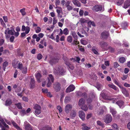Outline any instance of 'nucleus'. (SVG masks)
I'll use <instances>...</instances> for the list:
<instances>
[{
    "label": "nucleus",
    "instance_id": "nucleus-1",
    "mask_svg": "<svg viewBox=\"0 0 130 130\" xmlns=\"http://www.w3.org/2000/svg\"><path fill=\"white\" fill-rule=\"evenodd\" d=\"M95 97V94L93 91L90 92L88 98L87 100V103L88 105L89 109H92V106L91 105V103L92 100Z\"/></svg>",
    "mask_w": 130,
    "mask_h": 130
},
{
    "label": "nucleus",
    "instance_id": "nucleus-2",
    "mask_svg": "<svg viewBox=\"0 0 130 130\" xmlns=\"http://www.w3.org/2000/svg\"><path fill=\"white\" fill-rule=\"evenodd\" d=\"M53 72L55 75H62L65 72L63 69L59 66H57L54 69Z\"/></svg>",
    "mask_w": 130,
    "mask_h": 130
},
{
    "label": "nucleus",
    "instance_id": "nucleus-3",
    "mask_svg": "<svg viewBox=\"0 0 130 130\" xmlns=\"http://www.w3.org/2000/svg\"><path fill=\"white\" fill-rule=\"evenodd\" d=\"M34 109L35 110L34 113L37 117L41 118L42 115L41 114L39 115L41 113V107L39 105L36 104L33 107Z\"/></svg>",
    "mask_w": 130,
    "mask_h": 130
},
{
    "label": "nucleus",
    "instance_id": "nucleus-4",
    "mask_svg": "<svg viewBox=\"0 0 130 130\" xmlns=\"http://www.w3.org/2000/svg\"><path fill=\"white\" fill-rule=\"evenodd\" d=\"M14 28H11L9 29V28H7L5 30V37L7 39L8 38L10 37V36L8 34L11 35H13L14 34Z\"/></svg>",
    "mask_w": 130,
    "mask_h": 130
},
{
    "label": "nucleus",
    "instance_id": "nucleus-5",
    "mask_svg": "<svg viewBox=\"0 0 130 130\" xmlns=\"http://www.w3.org/2000/svg\"><path fill=\"white\" fill-rule=\"evenodd\" d=\"M93 10L97 12L99 11H101L103 12L104 10V7H103L102 5H96L93 7L92 8Z\"/></svg>",
    "mask_w": 130,
    "mask_h": 130
},
{
    "label": "nucleus",
    "instance_id": "nucleus-6",
    "mask_svg": "<svg viewBox=\"0 0 130 130\" xmlns=\"http://www.w3.org/2000/svg\"><path fill=\"white\" fill-rule=\"evenodd\" d=\"M60 86V84L58 82H56L53 84V88L56 92H58L60 91L61 88Z\"/></svg>",
    "mask_w": 130,
    "mask_h": 130
},
{
    "label": "nucleus",
    "instance_id": "nucleus-7",
    "mask_svg": "<svg viewBox=\"0 0 130 130\" xmlns=\"http://www.w3.org/2000/svg\"><path fill=\"white\" fill-rule=\"evenodd\" d=\"M112 120V117L109 114H108L106 115L104 119V121L106 123H109L111 122Z\"/></svg>",
    "mask_w": 130,
    "mask_h": 130
},
{
    "label": "nucleus",
    "instance_id": "nucleus-8",
    "mask_svg": "<svg viewBox=\"0 0 130 130\" xmlns=\"http://www.w3.org/2000/svg\"><path fill=\"white\" fill-rule=\"evenodd\" d=\"M24 126L25 130H33L31 126L27 121L24 122Z\"/></svg>",
    "mask_w": 130,
    "mask_h": 130
},
{
    "label": "nucleus",
    "instance_id": "nucleus-9",
    "mask_svg": "<svg viewBox=\"0 0 130 130\" xmlns=\"http://www.w3.org/2000/svg\"><path fill=\"white\" fill-rule=\"evenodd\" d=\"M75 89V86L73 84L70 85L66 89V92L67 93L73 91Z\"/></svg>",
    "mask_w": 130,
    "mask_h": 130
},
{
    "label": "nucleus",
    "instance_id": "nucleus-10",
    "mask_svg": "<svg viewBox=\"0 0 130 130\" xmlns=\"http://www.w3.org/2000/svg\"><path fill=\"white\" fill-rule=\"evenodd\" d=\"M100 94L102 97L103 99L108 100H112V103H115V102L117 100L116 98L108 99L106 97L105 95V94L104 93H102Z\"/></svg>",
    "mask_w": 130,
    "mask_h": 130
},
{
    "label": "nucleus",
    "instance_id": "nucleus-11",
    "mask_svg": "<svg viewBox=\"0 0 130 130\" xmlns=\"http://www.w3.org/2000/svg\"><path fill=\"white\" fill-rule=\"evenodd\" d=\"M109 33L107 31H104L101 34V37L103 39H107L109 36Z\"/></svg>",
    "mask_w": 130,
    "mask_h": 130
},
{
    "label": "nucleus",
    "instance_id": "nucleus-12",
    "mask_svg": "<svg viewBox=\"0 0 130 130\" xmlns=\"http://www.w3.org/2000/svg\"><path fill=\"white\" fill-rule=\"evenodd\" d=\"M79 116L80 118L83 121L85 119V114L84 112L83 111H80L78 112Z\"/></svg>",
    "mask_w": 130,
    "mask_h": 130
},
{
    "label": "nucleus",
    "instance_id": "nucleus-13",
    "mask_svg": "<svg viewBox=\"0 0 130 130\" xmlns=\"http://www.w3.org/2000/svg\"><path fill=\"white\" fill-rule=\"evenodd\" d=\"M122 89V93L126 97L128 96L129 95V93L122 86H121L120 87Z\"/></svg>",
    "mask_w": 130,
    "mask_h": 130
},
{
    "label": "nucleus",
    "instance_id": "nucleus-14",
    "mask_svg": "<svg viewBox=\"0 0 130 130\" xmlns=\"http://www.w3.org/2000/svg\"><path fill=\"white\" fill-rule=\"evenodd\" d=\"M72 106L70 105H67L66 107L65 111L67 113H69L72 108Z\"/></svg>",
    "mask_w": 130,
    "mask_h": 130
},
{
    "label": "nucleus",
    "instance_id": "nucleus-15",
    "mask_svg": "<svg viewBox=\"0 0 130 130\" xmlns=\"http://www.w3.org/2000/svg\"><path fill=\"white\" fill-rule=\"evenodd\" d=\"M35 80L34 78H31L30 83V88H33L35 87Z\"/></svg>",
    "mask_w": 130,
    "mask_h": 130
},
{
    "label": "nucleus",
    "instance_id": "nucleus-16",
    "mask_svg": "<svg viewBox=\"0 0 130 130\" xmlns=\"http://www.w3.org/2000/svg\"><path fill=\"white\" fill-rule=\"evenodd\" d=\"M130 6V0H126L124 3L123 7L125 9H126Z\"/></svg>",
    "mask_w": 130,
    "mask_h": 130
},
{
    "label": "nucleus",
    "instance_id": "nucleus-17",
    "mask_svg": "<svg viewBox=\"0 0 130 130\" xmlns=\"http://www.w3.org/2000/svg\"><path fill=\"white\" fill-rule=\"evenodd\" d=\"M19 62V61H16L15 60H13L12 63V66L14 68H17Z\"/></svg>",
    "mask_w": 130,
    "mask_h": 130
},
{
    "label": "nucleus",
    "instance_id": "nucleus-18",
    "mask_svg": "<svg viewBox=\"0 0 130 130\" xmlns=\"http://www.w3.org/2000/svg\"><path fill=\"white\" fill-rule=\"evenodd\" d=\"M35 75L38 82L39 83H40L41 81L40 79L41 77V74L39 72H38L37 73H36V74H35Z\"/></svg>",
    "mask_w": 130,
    "mask_h": 130
},
{
    "label": "nucleus",
    "instance_id": "nucleus-19",
    "mask_svg": "<svg viewBox=\"0 0 130 130\" xmlns=\"http://www.w3.org/2000/svg\"><path fill=\"white\" fill-rule=\"evenodd\" d=\"M82 129V130H88L90 129V127L87 126L86 124L85 123H82L81 125Z\"/></svg>",
    "mask_w": 130,
    "mask_h": 130
},
{
    "label": "nucleus",
    "instance_id": "nucleus-20",
    "mask_svg": "<svg viewBox=\"0 0 130 130\" xmlns=\"http://www.w3.org/2000/svg\"><path fill=\"white\" fill-rule=\"evenodd\" d=\"M12 123L13 126L18 130H22V129L15 122L12 121Z\"/></svg>",
    "mask_w": 130,
    "mask_h": 130
},
{
    "label": "nucleus",
    "instance_id": "nucleus-21",
    "mask_svg": "<svg viewBox=\"0 0 130 130\" xmlns=\"http://www.w3.org/2000/svg\"><path fill=\"white\" fill-rule=\"evenodd\" d=\"M108 86L109 87L112 88L115 90L117 91H119L118 88L113 84H109L108 85Z\"/></svg>",
    "mask_w": 130,
    "mask_h": 130
},
{
    "label": "nucleus",
    "instance_id": "nucleus-22",
    "mask_svg": "<svg viewBox=\"0 0 130 130\" xmlns=\"http://www.w3.org/2000/svg\"><path fill=\"white\" fill-rule=\"evenodd\" d=\"M73 4L75 6L79 7L80 6V3L78 1L76 0H73L72 1Z\"/></svg>",
    "mask_w": 130,
    "mask_h": 130
},
{
    "label": "nucleus",
    "instance_id": "nucleus-23",
    "mask_svg": "<svg viewBox=\"0 0 130 130\" xmlns=\"http://www.w3.org/2000/svg\"><path fill=\"white\" fill-rule=\"evenodd\" d=\"M85 103V100L83 98H81L79 100L78 102V105L79 106L84 105Z\"/></svg>",
    "mask_w": 130,
    "mask_h": 130
},
{
    "label": "nucleus",
    "instance_id": "nucleus-24",
    "mask_svg": "<svg viewBox=\"0 0 130 130\" xmlns=\"http://www.w3.org/2000/svg\"><path fill=\"white\" fill-rule=\"evenodd\" d=\"M116 103L120 107V108H122L123 107V106L122 107L124 104V102L123 101H118L116 102Z\"/></svg>",
    "mask_w": 130,
    "mask_h": 130
},
{
    "label": "nucleus",
    "instance_id": "nucleus-25",
    "mask_svg": "<svg viewBox=\"0 0 130 130\" xmlns=\"http://www.w3.org/2000/svg\"><path fill=\"white\" fill-rule=\"evenodd\" d=\"M87 23L88 26L89 27H91V25H92L93 26H95V24L93 21H91L90 20H89Z\"/></svg>",
    "mask_w": 130,
    "mask_h": 130
},
{
    "label": "nucleus",
    "instance_id": "nucleus-26",
    "mask_svg": "<svg viewBox=\"0 0 130 130\" xmlns=\"http://www.w3.org/2000/svg\"><path fill=\"white\" fill-rule=\"evenodd\" d=\"M20 70L23 74H26L27 73V69L26 67H23Z\"/></svg>",
    "mask_w": 130,
    "mask_h": 130
},
{
    "label": "nucleus",
    "instance_id": "nucleus-27",
    "mask_svg": "<svg viewBox=\"0 0 130 130\" xmlns=\"http://www.w3.org/2000/svg\"><path fill=\"white\" fill-rule=\"evenodd\" d=\"M76 112L75 110H72L71 111L70 114V117L72 118L75 117L76 115Z\"/></svg>",
    "mask_w": 130,
    "mask_h": 130
},
{
    "label": "nucleus",
    "instance_id": "nucleus-28",
    "mask_svg": "<svg viewBox=\"0 0 130 130\" xmlns=\"http://www.w3.org/2000/svg\"><path fill=\"white\" fill-rule=\"evenodd\" d=\"M12 102L10 99L6 100L5 105L6 106H10L12 103Z\"/></svg>",
    "mask_w": 130,
    "mask_h": 130
},
{
    "label": "nucleus",
    "instance_id": "nucleus-29",
    "mask_svg": "<svg viewBox=\"0 0 130 130\" xmlns=\"http://www.w3.org/2000/svg\"><path fill=\"white\" fill-rule=\"evenodd\" d=\"M100 44L101 46L102 47L106 46H107L108 44L106 42L103 41L101 42L100 43Z\"/></svg>",
    "mask_w": 130,
    "mask_h": 130
},
{
    "label": "nucleus",
    "instance_id": "nucleus-30",
    "mask_svg": "<svg viewBox=\"0 0 130 130\" xmlns=\"http://www.w3.org/2000/svg\"><path fill=\"white\" fill-rule=\"evenodd\" d=\"M121 26L122 29H125L127 27V25L126 23H123L121 24Z\"/></svg>",
    "mask_w": 130,
    "mask_h": 130
},
{
    "label": "nucleus",
    "instance_id": "nucleus-31",
    "mask_svg": "<svg viewBox=\"0 0 130 130\" xmlns=\"http://www.w3.org/2000/svg\"><path fill=\"white\" fill-rule=\"evenodd\" d=\"M110 108L111 112V113L112 115L114 116L116 113V111L115 110V109L112 108L111 107H110Z\"/></svg>",
    "mask_w": 130,
    "mask_h": 130
},
{
    "label": "nucleus",
    "instance_id": "nucleus-32",
    "mask_svg": "<svg viewBox=\"0 0 130 130\" xmlns=\"http://www.w3.org/2000/svg\"><path fill=\"white\" fill-rule=\"evenodd\" d=\"M126 59V58L124 57H121L119 58V60L120 62L123 63L125 61Z\"/></svg>",
    "mask_w": 130,
    "mask_h": 130
},
{
    "label": "nucleus",
    "instance_id": "nucleus-33",
    "mask_svg": "<svg viewBox=\"0 0 130 130\" xmlns=\"http://www.w3.org/2000/svg\"><path fill=\"white\" fill-rule=\"evenodd\" d=\"M69 30L67 28H64L63 31V34L67 35L69 34Z\"/></svg>",
    "mask_w": 130,
    "mask_h": 130
},
{
    "label": "nucleus",
    "instance_id": "nucleus-34",
    "mask_svg": "<svg viewBox=\"0 0 130 130\" xmlns=\"http://www.w3.org/2000/svg\"><path fill=\"white\" fill-rule=\"evenodd\" d=\"M25 9L24 8L20 10V12L21 13L22 15L24 16L26 14V12H25Z\"/></svg>",
    "mask_w": 130,
    "mask_h": 130
},
{
    "label": "nucleus",
    "instance_id": "nucleus-35",
    "mask_svg": "<svg viewBox=\"0 0 130 130\" xmlns=\"http://www.w3.org/2000/svg\"><path fill=\"white\" fill-rule=\"evenodd\" d=\"M71 34L73 37L75 39H76L77 38V36L76 35V33L74 31H72L71 32Z\"/></svg>",
    "mask_w": 130,
    "mask_h": 130
},
{
    "label": "nucleus",
    "instance_id": "nucleus-36",
    "mask_svg": "<svg viewBox=\"0 0 130 130\" xmlns=\"http://www.w3.org/2000/svg\"><path fill=\"white\" fill-rule=\"evenodd\" d=\"M48 80H49V79L50 80V81L52 83H53L54 80V77H53L52 74H50L49 75V77L48 78Z\"/></svg>",
    "mask_w": 130,
    "mask_h": 130
},
{
    "label": "nucleus",
    "instance_id": "nucleus-37",
    "mask_svg": "<svg viewBox=\"0 0 130 130\" xmlns=\"http://www.w3.org/2000/svg\"><path fill=\"white\" fill-rule=\"evenodd\" d=\"M18 64V67L17 68L20 70L24 67L23 66L22 63L21 62H19Z\"/></svg>",
    "mask_w": 130,
    "mask_h": 130
},
{
    "label": "nucleus",
    "instance_id": "nucleus-38",
    "mask_svg": "<svg viewBox=\"0 0 130 130\" xmlns=\"http://www.w3.org/2000/svg\"><path fill=\"white\" fill-rule=\"evenodd\" d=\"M81 107V109L85 111H87L88 109V108L86 105H82Z\"/></svg>",
    "mask_w": 130,
    "mask_h": 130
},
{
    "label": "nucleus",
    "instance_id": "nucleus-39",
    "mask_svg": "<svg viewBox=\"0 0 130 130\" xmlns=\"http://www.w3.org/2000/svg\"><path fill=\"white\" fill-rule=\"evenodd\" d=\"M72 37L71 36H69L68 37L67 40L68 42L71 43L72 41Z\"/></svg>",
    "mask_w": 130,
    "mask_h": 130
},
{
    "label": "nucleus",
    "instance_id": "nucleus-40",
    "mask_svg": "<svg viewBox=\"0 0 130 130\" xmlns=\"http://www.w3.org/2000/svg\"><path fill=\"white\" fill-rule=\"evenodd\" d=\"M15 105L19 109H22V107L21 103H19L17 104H15Z\"/></svg>",
    "mask_w": 130,
    "mask_h": 130
},
{
    "label": "nucleus",
    "instance_id": "nucleus-41",
    "mask_svg": "<svg viewBox=\"0 0 130 130\" xmlns=\"http://www.w3.org/2000/svg\"><path fill=\"white\" fill-rule=\"evenodd\" d=\"M79 22L82 23H86L87 22V21L85 19L81 18L79 20Z\"/></svg>",
    "mask_w": 130,
    "mask_h": 130
},
{
    "label": "nucleus",
    "instance_id": "nucleus-42",
    "mask_svg": "<svg viewBox=\"0 0 130 130\" xmlns=\"http://www.w3.org/2000/svg\"><path fill=\"white\" fill-rule=\"evenodd\" d=\"M56 8H59V9H57L56 10V11L58 14L60 13L62 11V8L60 7H57Z\"/></svg>",
    "mask_w": 130,
    "mask_h": 130
},
{
    "label": "nucleus",
    "instance_id": "nucleus-43",
    "mask_svg": "<svg viewBox=\"0 0 130 130\" xmlns=\"http://www.w3.org/2000/svg\"><path fill=\"white\" fill-rule=\"evenodd\" d=\"M97 123L98 125L101 126L102 127H104V124L102 123L100 121H97Z\"/></svg>",
    "mask_w": 130,
    "mask_h": 130
},
{
    "label": "nucleus",
    "instance_id": "nucleus-44",
    "mask_svg": "<svg viewBox=\"0 0 130 130\" xmlns=\"http://www.w3.org/2000/svg\"><path fill=\"white\" fill-rule=\"evenodd\" d=\"M25 33L26 34H28L30 30V28L29 27L26 26V29H25Z\"/></svg>",
    "mask_w": 130,
    "mask_h": 130
},
{
    "label": "nucleus",
    "instance_id": "nucleus-45",
    "mask_svg": "<svg viewBox=\"0 0 130 130\" xmlns=\"http://www.w3.org/2000/svg\"><path fill=\"white\" fill-rule=\"evenodd\" d=\"M42 57V56L41 54L39 53L38 54L37 56V59L39 60H40L41 59Z\"/></svg>",
    "mask_w": 130,
    "mask_h": 130
},
{
    "label": "nucleus",
    "instance_id": "nucleus-46",
    "mask_svg": "<svg viewBox=\"0 0 130 130\" xmlns=\"http://www.w3.org/2000/svg\"><path fill=\"white\" fill-rule=\"evenodd\" d=\"M123 0H120L117 2V4L118 5L120 6L123 3Z\"/></svg>",
    "mask_w": 130,
    "mask_h": 130
},
{
    "label": "nucleus",
    "instance_id": "nucleus-47",
    "mask_svg": "<svg viewBox=\"0 0 130 130\" xmlns=\"http://www.w3.org/2000/svg\"><path fill=\"white\" fill-rule=\"evenodd\" d=\"M112 128L115 130H117V126L116 124H113L112 125Z\"/></svg>",
    "mask_w": 130,
    "mask_h": 130
},
{
    "label": "nucleus",
    "instance_id": "nucleus-48",
    "mask_svg": "<svg viewBox=\"0 0 130 130\" xmlns=\"http://www.w3.org/2000/svg\"><path fill=\"white\" fill-rule=\"evenodd\" d=\"M57 20L56 19V18L55 17H54L53 19V24L54 25L57 22Z\"/></svg>",
    "mask_w": 130,
    "mask_h": 130
},
{
    "label": "nucleus",
    "instance_id": "nucleus-49",
    "mask_svg": "<svg viewBox=\"0 0 130 130\" xmlns=\"http://www.w3.org/2000/svg\"><path fill=\"white\" fill-rule=\"evenodd\" d=\"M0 22L1 24L3 26L5 27L6 26V25L3 21L2 19L1 18L0 19Z\"/></svg>",
    "mask_w": 130,
    "mask_h": 130
},
{
    "label": "nucleus",
    "instance_id": "nucleus-50",
    "mask_svg": "<svg viewBox=\"0 0 130 130\" xmlns=\"http://www.w3.org/2000/svg\"><path fill=\"white\" fill-rule=\"evenodd\" d=\"M36 32L37 33L41 31V29L39 27H38L35 29Z\"/></svg>",
    "mask_w": 130,
    "mask_h": 130
},
{
    "label": "nucleus",
    "instance_id": "nucleus-51",
    "mask_svg": "<svg viewBox=\"0 0 130 130\" xmlns=\"http://www.w3.org/2000/svg\"><path fill=\"white\" fill-rule=\"evenodd\" d=\"M80 42L81 44L84 45H86L87 43V42L86 41L84 40H82Z\"/></svg>",
    "mask_w": 130,
    "mask_h": 130
},
{
    "label": "nucleus",
    "instance_id": "nucleus-52",
    "mask_svg": "<svg viewBox=\"0 0 130 130\" xmlns=\"http://www.w3.org/2000/svg\"><path fill=\"white\" fill-rule=\"evenodd\" d=\"M92 51L94 53V54L96 55L98 54V52L95 49L92 48Z\"/></svg>",
    "mask_w": 130,
    "mask_h": 130
},
{
    "label": "nucleus",
    "instance_id": "nucleus-53",
    "mask_svg": "<svg viewBox=\"0 0 130 130\" xmlns=\"http://www.w3.org/2000/svg\"><path fill=\"white\" fill-rule=\"evenodd\" d=\"M3 53L7 55H8L10 54L9 51L8 50H4Z\"/></svg>",
    "mask_w": 130,
    "mask_h": 130
},
{
    "label": "nucleus",
    "instance_id": "nucleus-54",
    "mask_svg": "<svg viewBox=\"0 0 130 130\" xmlns=\"http://www.w3.org/2000/svg\"><path fill=\"white\" fill-rule=\"evenodd\" d=\"M51 82L50 81V79H49V80H48V83L47 84V87H50L51 86L52 84Z\"/></svg>",
    "mask_w": 130,
    "mask_h": 130
},
{
    "label": "nucleus",
    "instance_id": "nucleus-55",
    "mask_svg": "<svg viewBox=\"0 0 130 130\" xmlns=\"http://www.w3.org/2000/svg\"><path fill=\"white\" fill-rule=\"evenodd\" d=\"M23 100L25 102H28V98L25 96H23L22 98Z\"/></svg>",
    "mask_w": 130,
    "mask_h": 130
},
{
    "label": "nucleus",
    "instance_id": "nucleus-56",
    "mask_svg": "<svg viewBox=\"0 0 130 130\" xmlns=\"http://www.w3.org/2000/svg\"><path fill=\"white\" fill-rule=\"evenodd\" d=\"M103 110L102 109L99 110V111L98 112V113L99 115H100L101 114H102L103 113Z\"/></svg>",
    "mask_w": 130,
    "mask_h": 130
},
{
    "label": "nucleus",
    "instance_id": "nucleus-57",
    "mask_svg": "<svg viewBox=\"0 0 130 130\" xmlns=\"http://www.w3.org/2000/svg\"><path fill=\"white\" fill-rule=\"evenodd\" d=\"M114 82L115 84L118 85L120 88L121 86L119 84L118 82L116 79L114 80Z\"/></svg>",
    "mask_w": 130,
    "mask_h": 130
},
{
    "label": "nucleus",
    "instance_id": "nucleus-58",
    "mask_svg": "<svg viewBox=\"0 0 130 130\" xmlns=\"http://www.w3.org/2000/svg\"><path fill=\"white\" fill-rule=\"evenodd\" d=\"M109 51L111 53H113L115 52V49L112 47H110L109 48Z\"/></svg>",
    "mask_w": 130,
    "mask_h": 130
},
{
    "label": "nucleus",
    "instance_id": "nucleus-59",
    "mask_svg": "<svg viewBox=\"0 0 130 130\" xmlns=\"http://www.w3.org/2000/svg\"><path fill=\"white\" fill-rule=\"evenodd\" d=\"M57 109L59 110V112H61L62 111V110L61 107L59 106H58L57 107Z\"/></svg>",
    "mask_w": 130,
    "mask_h": 130
},
{
    "label": "nucleus",
    "instance_id": "nucleus-60",
    "mask_svg": "<svg viewBox=\"0 0 130 130\" xmlns=\"http://www.w3.org/2000/svg\"><path fill=\"white\" fill-rule=\"evenodd\" d=\"M68 66L69 68L72 70H73L74 69V66L71 64H69Z\"/></svg>",
    "mask_w": 130,
    "mask_h": 130
},
{
    "label": "nucleus",
    "instance_id": "nucleus-61",
    "mask_svg": "<svg viewBox=\"0 0 130 130\" xmlns=\"http://www.w3.org/2000/svg\"><path fill=\"white\" fill-rule=\"evenodd\" d=\"M42 92L44 93H47L48 92V89H43L42 90Z\"/></svg>",
    "mask_w": 130,
    "mask_h": 130
},
{
    "label": "nucleus",
    "instance_id": "nucleus-62",
    "mask_svg": "<svg viewBox=\"0 0 130 130\" xmlns=\"http://www.w3.org/2000/svg\"><path fill=\"white\" fill-rule=\"evenodd\" d=\"M18 73V71L17 70H16L15 71V72L14 74L13 77L14 78H16L17 77V75Z\"/></svg>",
    "mask_w": 130,
    "mask_h": 130
},
{
    "label": "nucleus",
    "instance_id": "nucleus-63",
    "mask_svg": "<svg viewBox=\"0 0 130 130\" xmlns=\"http://www.w3.org/2000/svg\"><path fill=\"white\" fill-rule=\"evenodd\" d=\"M104 64L107 66H108L109 65V62L108 61H106L105 62Z\"/></svg>",
    "mask_w": 130,
    "mask_h": 130
},
{
    "label": "nucleus",
    "instance_id": "nucleus-64",
    "mask_svg": "<svg viewBox=\"0 0 130 130\" xmlns=\"http://www.w3.org/2000/svg\"><path fill=\"white\" fill-rule=\"evenodd\" d=\"M46 95L47 96L50 98L52 97V95L51 94V92H48L46 93Z\"/></svg>",
    "mask_w": 130,
    "mask_h": 130
}]
</instances>
